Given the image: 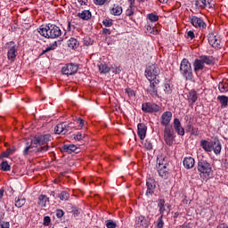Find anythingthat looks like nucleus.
<instances>
[{
    "mask_svg": "<svg viewBox=\"0 0 228 228\" xmlns=\"http://www.w3.org/2000/svg\"><path fill=\"white\" fill-rule=\"evenodd\" d=\"M208 44H210L215 49H222V40L220 36L215 35V33H210L208 36Z\"/></svg>",
    "mask_w": 228,
    "mask_h": 228,
    "instance_id": "9d476101",
    "label": "nucleus"
},
{
    "mask_svg": "<svg viewBox=\"0 0 228 228\" xmlns=\"http://www.w3.org/2000/svg\"><path fill=\"white\" fill-rule=\"evenodd\" d=\"M76 124H78L79 127H83V126H85V120L81 119V118H78L76 120Z\"/></svg>",
    "mask_w": 228,
    "mask_h": 228,
    "instance_id": "5fc2aeb1",
    "label": "nucleus"
},
{
    "mask_svg": "<svg viewBox=\"0 0 228 228\" xmlns=\"http://www.w3.org/2000/svg\"><path fill=\"white\" fill-rule=\"evenodd\" d=\"M38 33L45 38H59V37H61L60 27L53 24L39 28Z\"/></svg>",
    "mask_w": 228,
    "mask_h": 228,
    "instance_id": "f03ea898",
    "label": "nucleus"
},
{
    "mask_svg": "<svg viewBox=\"0 0 228 228\" xmlns=\"http://www.w3.org/2000/svg\"><path fill=\"white\" fill-rule=\"evenodd\" d=\"M195 6L197 8H213L215 6V3L213 0H195Z\"/></svg>",
    "mask_w": 228,
    "mask_h": 228,
    "instance_id": "f3484780",
    "label": "nucleus"
},
{
    "mask_svg": "<svg viewBox=\"0 0 228 228\" xmlns=\"http://www.w3.org/2000/svg\"><path fill=\"white\" fill-rule=\"evenodd\" d=\"M58 197L61 200L67 201L69 200L70 195L69 194V192H67V191H62L61 193L58 194Z\"/></svg>",
    "mask_w": 228,
    "mask_h": 228,
    "instance_id": "c9c22d12",
    "label": "nucleus"
},
{
    "mask_svg": "<svg viewBox=\"0 0 228 228\" xmlns=\"http://www.w3.org/2000/svg\"><path fill=\"white\" fill-rule=\"evenodd\" d=\"M159 163L158 173L162 179H168V171L167 170V163L161 162L160 159L157 160Z\"/></svg>",
    "mask_w": 228,
    "mask_h": 228,
    "instance_id": "4468645a",
    "label": "nucleus"
},
{
    "mask_svg": "<svg viewBox=\"0 0 228 228\" xmlns=\"http://www.w3.org/2000/svg\"><path fill=\"white\" fill-rule=\"evenodd\" d=\"M57 45H58V43L54 42L53 45L48 46L45 50H43L41 54H45V53H49V51H54V49H56Z\"/></svg>",
    "mask_w": 228,
    "mask_h": 228,
    "instance_id": "58836bf2",
    "label": "nucleus"
},
{
    "mask_svg": "<svg viewBox=\"0 0 228 228\" xmlns=\"http://www.w3.org/2000/svg\"><path fill=\"white\" fill-rule=\"evenodd\" d=\"M63 215H65L63 210H61V209H57L56 210V216H57V218H61L63 216Z\"/></svg>",
    "mask_w": 228,
    "mask_h": 228,
    "instance_id": "6e6d98bb",
    "label": "nucleus"
},
{
    "mask_svg": "<svg viewBox=\"0 0 228 228\" xmlns=\"http://www.w3.org/2000/svg\"><path fill=\"white\" fill-rule=\"evenodd\" d=\"M3 197H4V189H0V202L3 200Z\"/></svg>",
    "mask_w": 228,
    "mask_h": 228,
    "instance_id": "e2e57ef3",
    "label": "nucleus"
},
{
    "mask_svg": "<svg viewBox=\"0 0 228 228\" xmlns=\"http://www.w3.org/2000/svg\"><path fill=\"white\" fill-rule=\"evenodd\" d=\"M47 200H49V199L47 198V196L45 195H40L38 197V205L42 206V208H45V204H47Z\"/></svg>",
    "mask_w": 228,
    "mask_h": 228,
    "instance_id": "f704fd0d",
    "label": "nucleus"
},
{
    "mask_svg": "<svg viewBox=\"0 0 228 228\" xmlns=\"http://www.w3.org/2000/svg\"><path fill=\"white\" fill-rule=\"evenodd\" d=\"M187 38H191V40L195 38V34L193 33V31L190 30L187 32Z\"/></svg>",
    "mask_w": 228,
    "mask_h": 228,
    "instance_id": "bf43d9fd",
    "label": "nucleus"
},
{
    "mask_svg": "<svg viewBox=\"0 0 228 228\" xmlns=\"http://www.w3.org/2000/svg\"><path fill=\"white\" fill-rule=\"evenodd\" d=\"M79 19H82L83 20H88L89 19H92V12L88 10H85L82 12L78 13Z\"/></svg>",
    "mask_w": 228,
    "mask_h": 228,
    "instance_id": "c85d7f7f",
    "label": "nucleus"
},
{
    "mask_svg": "<svg viewBox=\"0 0 228 228\" xmlns=\"http://www.w3.org/2000/svg\"><path fill=\"white\" fill-rule=\"evenodd\" d=\"M108 0H94V4H98L99 6H102L104 3H106Z\"/></svg>",
    "mask_w": 228,
    "mask_h": 228,
    "instance_id": "13d9d810",
    "label": "nucleus"
},
{
    "mask_svg": "<svg viewBox=\"0 0 228 228\" xmlns=\"http://www.w3.org/2000/svg\"><path fill=\"white\" fill-rule=\"evenodd\" d=\"M24 204H26V200L24 198H22L21 196L15 198L14 205L16 208H22Z\"/></svg>",
    "mask_w": 228,
    "mask_h": 228,
    "instance_id": "2f4dec72",
    "label": "nucleus"
},
{
    "mask_svg": "<svg viewBox=\"0 0 228 228\" xmlns=\"http://www.w3.org/2000/svg\"><path fill=\"white\" fill-rule=\"evenodd\" d=\"M49 224H51V217L50 216H45L43 225L47 226V225H49Z\"/></svg>",
    "mask_w": 228,
    "mask_h": 228,
    "instance_id": "864d4df0",
    "label": "nucleus"
},
{
    "mask_svg": "<svg viewBox=\"0 0 228 228\" xmlns=\"http://www.w3.org/2000/svg\"><path fill=\"white\" fill-rule=\"evenodd\" d=\"M98 69L101 74H108V72L111 70V69L108 67V64H102V63L98 65Z\"/></svg>",
    "mask_w": 228,
    "mask_h": 228,
    "instance_id": "7c9ffc66",
    "label": "nucleus"
},
{
    "mask_svg": "<svg viewBox=\"0 0 228 228\" xmlns=\"http://www.w3.org/2000/svg\"><path fill=\"white\" fill-rule=\"evenodd\" d=\"M6 47L9 49L7 53V58L11 61H13L15 58H17V45L15 42L11 41L6 44Z\"/></svg>",
    "mask_w": 228,
    "mask_h": 228,
    "instance_id": "6e6552de",
    "label": "nucleus"
},
{
    "mask_svg": "<svg viewBox=\"0 0 228 228\" xmlns=\"http://www.w3.org/2000/svg\"><path fill=\"white\" fill-rule=\"evenodd\" d=\"M158 208L159 209L160 216H163L165 215V200H159Z\"/></svg>",
    "mask_w": 228,
    "mask_h": 228,
    "instance_id": "473e14b6",
    "label": "nucleus"
},
{
    "mask_svg": "<svg viewBox=\"0 0 228 228\" xmlns=\"http://www.w3.org/2000/svg\"><path fill=\"white\" fill-rule=\"evenodd\" d=\"M53 140V136L51 134H41L35 135L33 139L29 142H28V146L23 151V156H28V154H31V152H35L31 149H35V147H38V145H47L49 142Z\"/></svg>",
    "mask_w": 228,
    "mask_h": 228,
    "instance_id": "f257e3e1",
    "label": "nucleus"
},
{
    "mask_svg": "<svg viewBox=\"0 0 228 228\" xmlns=\"http://www.w3.org/2000/svg\"><path fill=\"white\" fill-rule=\"evenodd\" d=\"M200 58L201 59L203 64L215 65V58H213V56L201 55Z\"/></svg>",
    "mask_w": 228,
    "mask_h": 228,
    "instance_id": "393cba45",
    "label": "nucleus"
},
{
    "mask_svg": "<svg viewBox=\"0 0 228 228\" xmlns=\"http://www.w3.org/2000/svg\"><path fill=\"white\" fill-rule=\"evenodd\" d=\"M170 120H172V112L166 111L161 116V124L166 127H170L168 125L170 124Z\"/></svg>",
    "mask_w": 228,
    "mask_h": 228,
    "instance_id": "6ab92c4d",
    "label": "nucleus"
},
{
    "mask_svg": "<svg viewBox=\"0 0 228 228\" xmlns=\"http://www.w3.org/2000/svg\"><path fill=\"white\" fill-rule=\"evenodd\" d=\"M111 15H122V6H119L118 4H114L113 8L110 9Z\"/></svg>",
    "mask_w": 228,
    "mask_h": 228,
    "instance_id": "cd10ccee",
    "label": "nucleus"
},
{
    "mask_svg": "<svg viewBox=\"0 0 228 228\" xmlns=\"http://www.w3.org/2000/svg\"><path fill=\"white\" fill-rule=\"evenodd\" d=\"M212 151H214L215 154L218 155L222 152V142L218 138H214L212 141Z\"/></svg>",
    "mask_w": 228,
    "mask_h": 228,
    "instance_id": "aec40b11",
    "label": "nucleus"
},
{
    "mask_svg": "<svg viewBox=\"0 0 228 228\" xmlns=\"http://www.w3.org/2000/svg\"><path fill=\"white\" fill-rule=\"evenodd\" d=\"M72 129H77L76 128V123L62 122L55 126L54 133L55 134H67V133H70Z\"/></svg>",
    "mask_w": 228,
    "mask_h": 228,
    "instance_id": "20e7f679",
    "label": "nucleus"
},
{
    "mask_svg": "<svg viewBox=\"0 0 228 228\" xmlns=\"http://www.w3.org/2000/svg\"><path fill=\"white\" fill-rule=\"evenodd\" d=\"M148 19L151 22H158L159 20V17L154 13L148 14Z\"/></svg>",
    "mask_w": 228,
    "mask_h": 228,
    "instance_id": "79ce46f5",
    "label": "nucleus"
},
{
    "mask_svg": "<svg viewBox=\"0 0 228 228\" xmlns=\"http://www.w3.org/2000/svg\"><path fill=\"white\" fill-rule=\"evenodd\" d=\"M150 81V87L147 89L148 94L152 97H158V89L156 88L159 85V78H151Z\"/></svg>",
    "mask_w": 228,
    "mask_h": 228,
    "instance_id": "9b49d317",
    "label": "nucleus"
},
{
    "mask_svg": "<svg viewBox=\"0 0 228 228\" xmlns=\"http://www.w3.org/2000/svg\"><path fill=\"white\" fill-rule=\"evenodd\" d=\"M47 151H49V145L46 144L39 147L35 152L36 154H39L40 152H47Z\"/></svg>",
    "mask_w": 228,
    "mask_h": 228,
    "instance_id": "c03bdc74",
    "label": "nucleus"
},
{
    "mask_svg": "<svg viewBox=\"0 0 228 228\" xmlns=\"http://www.w3.org/2000/svg\"><path fill=\"white\" fill-rule=\"evenodd\" d=\"M126 94H127L128 97H134V91L131 88H126Z\"/></svg>",
    "mask_w": 228,
    "mask_h": 228,
    "instance_id": "603ef678",
    "label": "nucleus"
},
{
    "mask_svg": "<svg viewBox=\"0 0 228 228\" xmlns=\"http://www.w3.org/2000/svg\"><path fill=\"white\" fill-rule=\"evenodd\" d=\"M142 110L144 113H158L161 110V107L156 103L144 102L142 105Z\"/></svg>",
    "mask_w": 228,
    "mask_h": 228,
    "instance_id": "1a4fd4ad",
    "label": "nucleus"
},
{
    "mask_svg": "<svg viewBox=\"0 0 228 228\" xmlns=\"http://www.w3.org/2000/svg\"><path fill=\"white\" fill-rule=\"evenodd\" d=\"M128 3H130V5H134V0H128Z\"/></svg>",
    "mask_w": 228,
    "mask_h": 228,
    "instance_id": "338daca9",
    "label": "nucleus"
},
{
    "mask_svg": "<svg viewBox=\"0 0 228 228\" xmlns=\"http://www.w3.org/2000/svg\"><path fill=\"white\" fill-rule=\"evenodd\" d=\"M183 167L190 170V168H193L195 167V159L192 157H185L183 159Z\"/></svg>",
    "mask_w": 228,
    "mask_h": 228,
    "instance_id": "b1692460",
    "label": "nucleus"
},
{
    "mask_svg": "<svg viewBox=\"0 0 228 228\" xmlns=\"http://www.w3.org/2000/svg\"><path fill=\"white\" fill-rule=\"evenodd\" d=\"M102 24L105 28H111V26H113V20L106 19L102 21Z\"/></svg>",
    "mask_w": 228,
    "mask_h": 228,
    "instance_id": "49530a36",
    "label": "nucleus"
},
{
    "mask_svg": "<svg viewBox=\"0 0 228 228\" xmlns=\"http://www.w3.org/2000/svg\"><path fill=\"white\" fill-rule=\"evenodd\" d=\"M17 151V148L15 146H12V148H8L6 151L2 152V158H9L10 154H13Z\"/></svg>",
    "mask_w": 228,
    "mask_h": 228,
    "instance_id": "72a5a7b5",
    "label": "nucleus"
},
{
    "mask_svg": "<svg viewBox=\"0 0 228 228\" xmlns=\"http://www.w3.org/2000/svg\"><path fill=\"white\" fill-rule=\"evenodd\" d=\"M180 72L186 81L193 79V72L191 71V64L188 59H183L180 64Z\"/></svg>",
    "mask_w": 228,
    "mask_h": 228,
    "instance_id": "7ed1b4c3",
    "label": "nucleus"
},
{
    "mask_svg": "<svg viewBox=\"0 0 228 228\" xmlns=\"http://www.w3.org/2000/svg\"><path fill=\"white\" fill-rule=\"evenodd\" d=\"M218 88H219V91L221 92V94H225V92H228L227 85H225V84H224L222 82L219 83Z\"/></svg>",
    "mask_w": 228,
    "mask_h": 228,
    "instance_id": "ea45409f",
    "label": "nucleus"
},
{
    "mask_svg": "<svg viewBox=\"0 0 228 228\" xmlns=\"http://www.w3.org/2000/svg\"><path fill=\"white\" fill-rule=\"evenodd\" d=\"M204 69V62L201 61V59H196L194 61V70L196 72H199V70Z\"/></svg>",
    "mask_w": 228,
    "mask_h": 228,
    "instance_id": "bb28decb",
    "label": "nucleus"
},
{
    "mask_svg": "<svg viewBox=\"0 0 228 228\" xmlns=\"http://www.w3.org/2000/svg\"><path fill=\"white\" fill-rule=\"evenodd\" d=\"M146 186H147L146 195L147 197H151V195L154 194V191L156 190V180L152 178H149L146 181Z\"/></svg>",
    "mask_w": 228,
    "mask_h": 228,
    "instance_id": "2eb2a0df",
    "label": "nucleus"
},
{
    "mask_svg": "<svg viewBox=\"0 0 228 228\" xmlns=\"http://www.w3.org/2000/svg\"><path fill=\"white\" fill-rule=\"evenodd\" d=\"M146 29L151 35H158V33H159L158 30L156 29V28H154V27H152L151 25L146 26Z\"/></svg>",
    "mask_w": 228,
    "mask_h": 228,
    "instance_id": "a18cd8bd",
    "label": "nucleus"
},
{
    "mask_svg": "<svg viewBox=\"0 0 228 228\" xmlns=\"http://www.w3.org/2000/svg\"><path fill=\"white\" fill-rule=\"evenodd\" d=\"M164 93L167 95H170L172 94V86H170V83L166 82L163 86Z\"/></svg>",
    "mask_w": 228,
    "mask_h": 228,
    "instance_id": "4c0bfd02",
    "label": "nucleus"
},
{
    "mask_svg": "<svg viewBox=\"0 0 228 228\" xmlns=\"http://www.w3.org/2000/svg\"><path fill=\"white\" fill-rule=\"evenodd\" d=\"M159 72H160L159 67H158V65L156 64H151L147 66L145 69V77L149 80L159 78Z\"/></svg>",
    "mask_w": 228,
    "mask_h": 228,
    "instance_id": "423d86ee",
    "label": "nucleus"
},
{
    "mask_svg": "<svg viewBox=\"0 0 228 228\" xmlns=\"http://www.w3.org/2000/svg\"><path fill=\"white\" fill-rule=\"evenodd\" d=\"M102 34L103 35H111V30H110L109 28H103Z\"/></svg>",
    "mask_w": 228,
    "mask_h": 228,
    "instance_id": "052dcab7",
    "label": "nucleus"
},
{
    "mask_svg": "<svg viewBox=\"0 0 228 228\" xmlns=\"http://www.w3.org/2000/svg\"><path fill=\"white\" fill-rule=\"evenodd\" d=\"M216 228H228V225L225 224H221Z\"/></svg>",
    "mask_w": 228,
    "mask_h": 228,
    "instance_id": "0e129e2a",
    "label": "nucleus"
},
{
    "mask_svg": "<svg viewBox=\"0 0 228 228\" xmlns=\"http://www.w3.org/2000/svg\"><path fill=\"white\" fill-rule=\"evenodd\" d=\"M190 22L194 28H199L200 29H206V22L203 19L197 16H190Z\"/></svg>",
    "mask_w": 228,
    "mask_h": 228,
    "instance_id": "ddd939ff",
    "label": "nucleus"
},
{
    "mask_svg": "<svg viewBox=\"0 0 228 228\" xmlns=\"http://www.w3.org/2000/svg\"><path fill=\"white\" fill-rule=\"evenodd\" d=\"M198 170L204 175L205 179H209L211 177V172H213L211 164L206 160H200L198 162Z\"/></svg>",
    "mask_w": 228,
    "mask_h": 228,
    "instance_id": "39448f33",
    "label": "nucleus"
},
{
    "mask_svg": "<svg viewBox=\"0 0 228 228\" xmlns=\"http://www.w3.org/2000/svg\"><path fill=\"white\" fill-rule=\"evenodd\" d=\"M105 224L107 228H117V223L111 219L105 221Z\"/></svg>",
    "mask_w": 228,
    "mask_h": 228,
    "instance_id": "a19ab883",
    "label": "nucleus"
},
{
    "mask_svg": "<svg viewBox=\"0 0 228 228\" xmlns=\"http://www.w3.org/2000/svg\"><path fill=\"white\" fill-rule=\"evenodd\" d=\"M77 151V146L74 144L64 145L61 152H67L68 154H72V152H76Z\"/></svg>",
    "mask_w": 228,
    "mask_h": 228,
    "instance_id": "a878e982",
    "label": "nucleus"
},
{
    "mask_svg": "<svg viewBox=\"0 0 228 228\" xmlns=\"http://www.w3.org/2000/svg\"><path fill=\"white\" fill-rule=\"evenodd\" d=\"M179 228H191V227H190L189 224H184L181 225Z\"/></svg>",
    "mask_w": 228,
    "mask_h": 228,
    "instance_id": "69168bd1",
    "label": "nucleus"
},
{
    "mask_svg": "<svg viewBox=\"0 0 228 228\" xmlns=\"http://www.w3.org/2000/svg\"><path fill=\"white\" fill-rule=\"evenodd\" d=\"M144 147L147 149V151H152V142H151L149 140H146L144 142Z\"/></svg>",
    "mask_w": 228,
    "mask_h": 228,
    "instance_id": "8fccbe9b",
    "label": "nucleus"
},
{
    "mask_svg": "<svg viewBox=\"0 0 228 228\" xmlns=\"http://www.w3.org/2000/svg\"><path fill=\"white\" fill-rule=\"evenodd\" d=\"M76 45V39H72L69 43V47H74Z\"/></svg>",
    "mask_w": 228,
    "mask_h": 228,
    "instance_id": "680f3d73",
    "label": "nucleus"
},
{
    "mask_svg": "<svg viewBox=\"0 0 228 228\" xmlns=\"http://www.w3.org/2000/svg\"><path fill=\"white\" fill-rule=\"evenodd\" d=\"M175 133L172 129V126H165L164 129V140L167 145H174V141L175 140Z\"/></svg>",
    "mask_w": 228,
    "mask_h": 228,
    "instance_id": "0eeeda50",
    "label": "nucleus"
},
{
    "mask_svg": "<svg viewBox=\"0 0 228 228\" xmlns=\"http://www.w3.org/2000/svg\"><path fill=\"white\" fill-rule=\"evenodd\" d=\"M198 99H199V96L197 94V91L191 90L187 95V101L188 102H190L191 106H192V104H195Z\"/></svg>",
    "mask_w": 228,
    "mask_h": 228,
    "instance_id": "4be33fe9",
    "label": "nucleus"
},
{
    "mask_svg": "<svg viewBox=\"0 0 228 228\" xmlns=\"http://www.w3.org/2000/svg\"><path fill=\"white\" fill-rule=\"evenodd\" d=\"M134 13V5H129L128 9L126 10V15L131 17Z\"/></svg>",
    "mask_w": 228,
    "mask_h": 228,
    "instance_id": "de8ad7c7",
    "label": "nucleus"
},
{
    "mask_svg": "<svg viewBox=\"0 0 228 228\" xmlns=\"http://www.w3.org/2000/svg\"><path fill=\"white\" fill-rule=\"evenodd\" d=\"M111 72H113V74H120V72H122V69L119 67H111L110 68Z\"/></svg>",
    "mask_w": 228,
    "mask_h": 228,
    "instance_id": "3c124183",
    "label": "nucleus"
},
{
    "mask_svg": "<svg viewBox=\"0 0 228 228\" xmlns=\"http://www.w3.org/2000/svg\"><path fill=\"white\" fill-rule=\"evenodd\" d=\"M0 228H10V223L3 222V218L0 216Z\"/></svg>",
    "mask_w": 228,
    "mask_h": 228,
    "instance_id": "09e8293b",
    "label": "nucleus"
},
{
    "mask_svg": "<svg viewBox=\"0 0 228 228\" xmlns=\"http://www.w3.org/2000/svg\"><path fill=\"white\" fill-rule=\"evenodd\" d=\"M77 69H78L77 64L69 63L61 69V72L65 76H74V74L77 72Z\"/></svg>",
    "mask_w": 228,
    "mask_h": 228,
    "instance_id": "f8f14e48",
    "label": "nucleus"
},
{
    "mask_svg": "<svg viewBox=\"0 0 228 228\" xmlns=\"http://www.w3.org/2000/svg\"><path fill=\"white\" fill-rule=\"evenodd\" d=\"M217 101H219L221 104V108H227L228 104V97L225 95H219L217 96Z\"/></svg>",
    "mask_w": 228,
    "mask_h": 228,
    "instance_id": "c756f323",
    "label": "nucleus"
},
{
    "mask_svg": "<svg viewBox=\"0 0 228 228\" xmlns=\"http://www.w3.org/2000/svg\"><path fill=\"white\" fill-rule=\"evenodd\" d=\"M137 134L140 140H145V136H147V126L143 123H139L137 125Z\"/></svg>",
    "mask_w": 228,
    "mask_h": 228,
    "instance_id": "a211bd4d",
    "label": "nucleus"
},
{
    "mask_svg": "<svg viewBox=\"0 0 228 228\" xmlns=\"http://www.w3.org/2000/svg\"><path fill=\"white\" fill-rule=\"evenodd\" d=\"M164 225H165V222H163V216H160L156 222V227L163 228Z\"/></svg>",
    "mask_w": 228,
    "mask_h": 228,
    "instance_id": "37998d69",
    "label": "nucleus"
},
{
    "mask_svg": "<svg viewBox=\"0 0 228 228\" xmlns=\"http://www.w3.org/2000/svg\"><path fill=\"white\" fill-rule=\"evenodd\" d=\"M174 128L177 134H179L180 136H184V128L181 126V121L179 120V118L174 119Z\"/></svg>",
    "mask_w": 228,
    "mask_h": 228,
    "instance_id": "412c9836",
    "label": "nucleus"
},
{
    "mask_svg": "<svg viewBox=\"0 0 228 228\" xmlns=\"http://www.w3.org/2000/svg\"><path fill=\"white\" fill-rule=\"evenodd\" d=\"M75 140H77L78 142H81V140L85 139V134H77V135L74 136Z\"/></svg>",
    "mask_w": 228,
    "mask_h": 228,
    "instance_id": "4d7b16f0",
    "label": "nucleus"
},
{
    "mask_svg": "<svg viewBox=\"0 0 228 228\" xmlns=\"http://www.w3.org/2000/svg\"><path fill=\"white\" fill-rule=\"evenodd\" d=\"M1 170H3L4 172H10L12 167L8 165V161L4 160L2 161L1 165Z\"/></svg>",
    "mask_w": 228,
    "mask_h": 228,
    "instance_id": "e433bc0d",
    "label": "nucleus"
},
{
    "mask_svg": "<svg viewBox=\"0 0 228 228\" xmlns=\"http://www.w3.org/2000/svg\"><path fill=\"white\" fill-rule=\"evenodd\" d=\"M200 147L205 150L206 152L213 151V141L209 142L207 140L200 141Z\"/></svg>",
    "mask_w": 228,
    "mask_h": 228,
    "instance_id": "5701e85b",
    "label": "nucleus"
},
{
    "mask_svg": "<svg viewBox=\"0 0 228 228\" xmlns=\"http://www.w3.org/2000/svg\"><path fill=\"white\" fill-rule=\"evenodd\" d=\"M159 3H163V4H166V3H168V0H159Z\"/></svg>",
    "mask_w": 228,
    "mask_h": 228,
    "instance_id": "774afa93",
    "label": "nucleus"
},
{
    "mask_svg": "<svg viewBox=\"0 0 228 228\" xmlns=\"http://www.w3.org/2000/svg\"><path fill=\"white\" fill-rule=\"evenodd\" d=\"M151 223L146 220L145 216H139L135 217V227L136 228H148Z\"/></svg>",
    "mask_w": 228,
    "mask_h": 228,
    "instance_id": "dca6fc26",
    "label": "nucleus"
}]
</instances>
